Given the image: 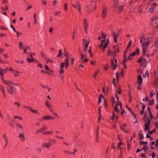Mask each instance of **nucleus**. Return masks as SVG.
Listing matches in <instances>:
<instances>
[{
    "label": "nucleus",
    "mask_w": 158,
    "mask_h": 158,
    "mask_svg": "<svg viewBox=\"0 0 158 158\" xmlns=\"http://www.w3.org/2000/svg\"><path fill=\"white\" fill-rule=\"evenodd\" d=\"M139 50L138 48H137L135 51L134 52L131 53L132 57H133L136 54L139 55Z\"/></svg>",
    "instance_id": "nucleus-24"
},
{
    "label": "nucleus",
    "mask_w": 158,
    "mask_h": 158,
    "mask_svg": "<svg viewBox=\"0 0 158 158\" xmlns=\"http://www.w3.org/2000/svg\"><path fill=\"white\" fill-rule=\"evenodd\" d=\"M32 112L36 114H40V113L38 112L37 110H33L32 109H31L30 110Z\"/></svg>",
    "instance_id": "nucleus-51"
},
{
    "label": "nucleus",
    "mask_w": 158,
    "mask_h": 158,
    "mask_svg": "<svg viewBox=\"0 0 158 158\" xmlns=\"http://www.w3.org/2000/svg\"><path fill=\"white\" fill-rule=\"evenodd\" d=\"M117 60L116 58L114 57V56L113 59L111 60V64L113 69L114 70L117 66Z\"/></svg>",
    "instance_id": "nucleus-8"
},
{
    "label": "nucleus",
    "mask_w": 158,
    "mask_h": 158,
    "mask_svg": "<svg viewBox=\"0 0 158 158\" xmlns=\"http://www.w3.org/2000/svg\"><path fill=\"white\" fill-rule=\"evenodd\" d=\"M53 133V131H44L43 133V135H51Z\"/></svg>",
    "instance_id": "nucleus-25"
},
{
    "label": "nucleus",
    "mask_w": 158,
    "mask_h": 158,
    "mask_svg": "<svg viewBox=\"0 0 158 158\" xmlns=\"http://www.w3.org/2000/svg\"><path fill=\"white\" fill-rule=\"evenodd\" d=\"M23 107L24 108H25L26 109H27L29 110H31V107L29 106H23Z\"/></svg>",
    "instance_id": "nucleus-57"
},
{
    "label": "nucleus",
    "mask_w": 158,
    "mask_h": 158,
    "mask_svg": "<svg viewBox=\"0 0 158 158\" xmlns=\"http://www.w3.org/2000/svg\"><path fill=\"white\" fill-rule=\"evenodd\" d=\"M18 137L19 139L22 142H24L26 140L25 136L23 133H19V134Z\"/></svg>",
    "instance_id": "nucleus-13"
},
{
    "label": "nucleus",
    "mask_w": 158,
    "mask_h": 158,
    "mask_svg": "<svg viewBox=\"0 0 158 158\" xmlns=\"http://www.w3.org/2000/svg\"><path fill=\"white\" fill-rule=\"evenodd\" d=\"M118 4V0H114V7L116 8Z\"/></svg>",
    "instance_id": "nucleus-36"
},
{
    "label": "nucleus",
    "mask_w": 158,
    "mask_h": 158,
    "mask_svg": "<svg viewBox=\"0 0 158 158\" xmlns=\"http://www.w3.org/2000/svg\"><path fill=\"white\" fill-rule=\"evenodd\" d=\"M32 54H33L34 56L35 55V54L34 53L31 52L30 54V57L31 58V59H30L27 57V61L30 63H32L35 61L34 58L33 57H32Z\"/></svg>",
    "instance_id": "nucleus-11"
},
{
    "label": "nucleus",
    "mask_w": 158,
    "mask_h": 158,
    "mask_svg": "<svg viewBox=\"0 0 158 158\" xmlns=\"http://www.w3.org/2000/svg\"><path fill=\"white\" fill-rule=\"evenodd\" d=\"M59 72L60 74L61 75L64 73V70L63 69H60V70H59Z\"/></svg>",
    "instance_id": "nucleus-61"
},
{
    "label": "nucleus",
    "mask_w": 158,
    "mask_h": 158,
    "mask_svg": "<svg viewBox=\"0 0 158 158\" xmlns=\"http://www.w3.org/2000/svg\"><path fill=\"white\" fill-rule=\"evenodd\" d=\"M146 51H142V56L137 60V62L140 64L141 66L143 68L145 67L147 65V60L144 58L146 55Z\"/></svg>",
    "instance_id": "nucleus-2"
},
{
    "label": "nucleus",
    "mask_w": 158,
    "mask_h": 158,
    "mask_svg": "<svg viewBox=\"0 0 158 158\" xmlns=\"http://www.w3.org/2000/svg\"><path fill=\"white\" fill-rule=\"evenodd\" d=\"M19 46L20 49H23V44L21 41L19 42Z\"/></svg>",
    "instance_id": "nucleus-44"
},
{
    "label": "nucleus",
    "mask_w": 158,
    "mask_h": 158,
    "mask_svg": "<svg viewBox=\"0 0 158 158\" xmlns=\"http://www.w3.org/2000/svg\"><path fill=\"white\" fill-rule=\"evenodd\" d=\"M7 91L8 93L12 95L16 94V88L13 85L8 86L7 87Z\"/></svg>",
    "instance_id": "nucleus-5"
},
{
    "label": "nucleus",
    "mask_w": 158,
    "mask_h": 158,
    "mask_svg": "<svg viewBox=\"0 0 158 158\" xmlns=\"http://www.w3.org/2000/svg\"><path fill=\"white\" fill-rule=\"evenodd\" d=\"M138 136L140 140H142L143 138V132L141 130L139 131Z\"/></svg>",
    "instance_id": "nucleus-29"
},
{
    "label": "nucleus",
    "mask_w": 158,
    "mask_h": 158,
    "mask_svg": "<svg viewBox=\"0 0 158 158\" xmlns=\"http://www.w3.org/2000/svg\"><path fill=\"white\" fill-rule=\"evenodd\" d=\"M112 36L114 37V41L115 43L117 42V36H118V35H116L115 32L113 31L112 32Z\"/></svg>",
    "instance_id": "nucleus-21"
},
{
    "label": "nucleus",
    "mask_w": 158,
    "mask_h": 158,
    "mask_svg": "<svg viewBox=\"0 0 158 158\" xmlns=\"http://www.w3.org/2000/svg\"><path fill=\"white\" fill-rule=\"evenodd\" d=\"M118 91H116V93H118L119 94H120L121 93V88L120 86H119L118 87Z\"/></svg>",
    "instance_id": "nucleus-56"
},
{
    "label": "nucleus",
    "mask_w": 158,
    "mask_h": 158,
    "mask_svg": "<svg viewBox=\"0 0 158 158\" xmlns=\"http://www.w3.org/2000/svg\"><path fill=\"white\" fill-rule=\"evenodd\" d=\"M0 9L3 11H6L8 9V7L7 5H6L5 8H3V7H2L0 8Z\"/></svg>",
    "instance_id": "nucleus-47"
},
{
    "label": "nucleus",
    "mask_w": 158,
    "mask_h": 158,
    "mask_svg": "<svg viewBox=\"0 0 158 158\" xmlns=\"http://www.w3.org/2000/svg\"><path fill=\"white\" fill-rule=\"evenodd\" d=\"M69 58H65V59H64L65 62L64 63V64H68V63H69Z\"/></svg>",
    "instance_id": "nucleus-55"
},
{
    "label": "nucleus",
    "mask_w": 158,
    "mask_h": 158,
    "mask_svg": "<svg viewBox=\"0 0 158 158\" xmlns=\"http://www.w3.org/2000/svg\"><path fill=\"white\" fill-rule=\"evenodd\" d=\"M153 47H154L155 48H157L158 47V39H157L156 42H155L154 44L153 45Z\"/></svg>",
    "instance_id": "nucleus-48"
},
{
    "label": "nucleus",
    "mask_w": 158,
    "mask_h": 158,
    "mask_svg": "<svg viewBox=\"0 0 158 158\" xmlns=\"http://www.w3.org/2000/svg\"><path fill=\"white\" fill-rule=\"evenodd\" d=\"M83 46L86 48H88L89 42V41L85 39H83Z\"/></svg>",
    "instance_id": "nucleus-20"
},
{
    "label": "nucleus",
    "mask_w": 158,
    "mask_h": 158,
    "mask_svg": "<svg viewBox=\"0 0 158 158\" xmlns=\"http://www.w3.org/2000/svg\"><path fill=\"white\" fill-rule=\"evenodd\" d=\"M14 118L15 119L18 118L20 120H23L22 118L20 116L15 115L14 116Z\"/></svg>",
    "instance_id": "nucleus-50"
},
{
    "label": "nucleus",
    "mask_w": 158,
    "mask_h": 158,
    "mask_svg": "<svg viewBox=\"0 0 158 158\" xmlns=\"http://www.w3.org/2000/svg\"><path fill=\"white\" fill-rule=\"evenodd\" d=\"M45 106L48 108H51L52 106V104L50 103L48 100H46L45 102Z\"/></svg>",
    "instance_id": "nucleus-22"
},
{
    "label": "nucleus",
    "mask_w": 158,
    "mask_h": 158,
    "mask_svg": "<svg viewBox=\"0 0 158 158\" xmlns=\"http://www.w3.org/2000/svg\"><path fill=\"white\" fill-rule=\"evenodd\" d=\"M81 60H82L81 63H86L89 61V60L86 58L85 55H84L82 53H81Z\"/></svg>",
    "instance_id": "nucleus-9"
},
{
    "label": "nucleus",
    "mask_w": 158,
    "mask_h": 158,
    "mask_svg": "<svg viewBox=\"0 0 158 158\" xmlns=\"http://www.w3.org/2000/svg\"><path fill=\"white\" fill-rule=\"evenodd\" d=\"M149 76L148 72V70L146 71L145 74L143 75V77L144 78L148 77Z\"/></svg>",
    "instance_id": "nucleus-45"
},
{
    "label": "nucleus",
    "mask_w": 158,
    "mask_h": 158,
    "mask_svg": "<svg viewBox=\"0 0 158 158\" xmlns=\"http://www.w3.org/2000/svg\"><path fill=\"white\" fill-rule=\"evenodd\" d=\"M45 69L46 70L52 71L50 70L49 68L48 67V65H45Z\"/></svg>",
    "instance_id": "nucleus-64"
},
{
    "label": "nucleus",
    "mask_w": 158,
    "mask_h": 158,
    "mask_svg": "<svg viewBox=\"0 0 158 158\" xmlns=\"http://www.w3.org/2000/svg\"><path fill=\"white\" fill-rule=\"evenodd\" d=\"M75 8H78L80 6V4L78 2H77L73 4L72 5Z\"/></svg>",
    "instance_id": "nucleus-34"
},
{
    "label": "nucleus",
    "mask_w": 158,
    "mask_h": 158,
    "mask_svg": "<svg viewBox=\"0 0 158 158\" xmlns=\"http://www.w3.org/2000/svg\"><path fill=\"white\" fill-rule=\"evenodd\" d=\"M108 40H107V42H106V43H105L103 46V45H102V47L103 46V52H105V48L107 47V45H108Z\"/></svg>",
    "instance_id": "nucleus-39"
},
{
    "label": "nucleus",
    "mask_w": 158,
    "mask_h": 158,
    "mask_svg": "<svg viewBox=\"0 0 158 158\" xmlns=\"http://www.w3.org/2000/svg\"><path fill=\"white\" fill-rule=\"evenodd\" d=\"M140 43L142 44V51H146L147 48L149 45L151 41L149 40L148 37L143 35L140 37Z\"/></svg>",
    "instance_id": "nucleus-1"
},
{
    "label": "nucleus",
    "mask_w": 158,
    "mask_h": 158,
    "mask_svg": "<svg viewBox=\"0 0 158 158\" xmlns=\"http://www.w3.org/2000/svg\"><path fill=\"white\" fill-rule=\"evenodd\" d=\"M92 50V47H89V52L90 54V56L91 57H92V54L91 52Z\"/></svg>",
    "instance_id": "nucleus-53"
},
{
    "label": "nucleus",
    "mask_w": 158,
    "mask_h": 158,
    "mask_svg": "<svg viewBox=\"0 0 158 158\" xmlns=\"http://www.w3.org/2000/svg\"><path fill=\"white\" fill-rule=\"evenodd\" d=\"M119 105L120 109H122V103L121 102H117V104H116V105L115 106L114 108L115 111L118 114L119 113L120 111L118 109V107Z\"/></svg>",
    "instance_id": "nucleus-12"
},
{
    "label": "nucleus",
    "mask_w": 158,
    "mask_h": 158,
    "mask_svg": "<svg viewBox=\"0 0 158 158\" xmlns=\"http://www.w3.org/2000/svg\"><path fill=\"white\" fill-rule=\"evenodd\" d=\"M17 34V36L18 37L22 35V33L21 32H19L18 31H16L15 32Z\"/></svg>",
    "instance_id": "nucleus-59"
},
{
    "label": "nucleus",
    "mask_w": 158,
    "mask_h": 158,
    "mask_svg": "<svg viewBox=\"0 0 158 158\" xmlns=\"http://www.w3.org/2000/svg\"><path fill=\"white\" fill-rule=\"evenodd\" d=\"M14 105L17 106V108H19L20 106V103L17 101L14 102Z\"/></svg>",
    "instance_id": "nucleus-42"
},
{
    "label": "nucleus",
    "mask_w": 158,
    "mask_h": 158,
    "mask_svg": "<svg viewBox=\"0 0 158 158\" xmlns=\"http://www.w3.org/2000/svg\"><path fill=\"white\" fill-rule=\"evenodd\" d=\"M114 55V53L112 51L109 50V49L107 50V56H112Z\"/></svg>",
    "instance_id": "nucleus-30"
},
{
    "label": "nucleus",
    "mask_w": 158,
    "mask_h": 158,
    "mask_svg": "<svg viewBox=\"0 0 158 158\" xmlns=\"http://www.w3.org/2000/svg\"><path fill=\"white\" fill-rule=\"evenodd\" d=\"M127 149L129 151L130 149L131 144L130 142H129L128 141H127Z\"/></svg>",
    "instance_id": "nucleus-46"
},
{
    "label": "nucleus",
    "mask_w": 158,
    "mask_h": 158,
    "mask_svg": "<svg viewBox=\"0 0 158 158\" xmlns=\"http://www.w3.org/2000/svg\"><path fill=\"white\" fill-rule=\"evenodd\" d=\"M113 48L114 50V54H116L117 53H118L119 52V50L118 47L114 46Z\"/></svg>",
    "instance_id": "nucleus-27"
},
{
    "label": "nucleus",
    "mask_w": 158,
    "mask_h": 158,
    "mask_svg": "<svg viewBox=\"0 0 158 158\" xmlns=\"http://www.w3.org/2000/svg\"><path fill=\"white\" fill-rule=\"evenodd\" d=\"M6 69L7 72L10 71L12 72L14 70V69L11 67H6Z\"/></svg>",
    "instance_id": "nucleus-41"
},
{
    "label": "nucleus",
    "mask_w": 158,
    "mask_h": 158,
    "mask_svg": "<svg viewBox=\"0 0 158 158\" xmlns=\"http://www.w3.org/2000/svg\"><path fill=\"white\" fill-rule=\"evenodd\" d=\"M64 152L65 153L67 154L68 155H73V153L72 152H70V151L65 150Z\"/></svg>",
    "instance_id": "nucleus-43"
},
{
    "label": "nucleus",
    "mask_w": 158,
    "mask_h": 158,
    "mask_svg": "<svg viewBox=\"0 0 158 158\" xmlns=\"http://www.w3.org/2000/svg\"><path fill=\"white\" fill-rule=\"evenodd\" d=\"M107 10L106 7V6L103 7L102 10V17L103 18H104L107 15Z\"/></svg>",
    "instance_id": "nucleus-10"
},
{
    "label": "nucleus",
    "mask_w": 158,
    "mask_h": 158,
    "mask_svg": "<svg viewBox=\"0 0 158 158\" xmlns=\"http://www.w3.org/2000/svg\"><path fill=\"white\" fill-rule=\"evenodd\" d=\"M88 25L87 20L85 18L84 20L83 26L85 31L86 34H87V30Z\"/></svg>",
    "instance_id": "nucleus-14"
},
{
    "label": "nucleus",
    "mask_w": 158,
    "mask_h": 158,
    "mask_svg": "<svg viewBox=\"0 0 158 158\" xmlns=\"http://www.w3.org/2000/svg\"><path fill=\"white\" fill-rule=\"evenodd\" d=\"M115 96L116 98V99H115L114 98H112V102L113 104V105L114 104L116 103L117 104V102H119L118 101V98L117 97V96L116 94L115 95Z\"/></svg>",
    "instance_id": "nucleus-19"
},
{
    "label": "nucleus",
    "mask_w": 158,
    "mask_h": 158,
    "mask_svg": "<svg viewBox=\"0 0 158 158\" xmlns=\"http://www.w3.org/2000/svg\"><path fill=\"white\" fill-rule=\"evenodd\" d=\"M124 6L123 5L121 6L118 7V14H120L123 10Z\"/></svg>",
    "instance_id": "nucleus-32"
},
{
    "label": "nucleus",
    "mask_w": 158,
    "mask_h": 158,
    "mask_svg": "<svg viewBox=\"0 0 158 158\" xmlns=\"http://www.w3.org/2000/svg\"><path fill=\"white\" fill-rule=\"evenodd\" d=\"M96 8V2L95 1H91L86 7V13H89L92 11H93Z\"/></svg>",
    "instance_id": "nucleus-3"
},
{
    "label": "nucleus",
    "mask_w": 158,
    "mask_h": 158,
    "mask_svg": "<svg viewBox=\"0 0 158 158\" xmlns=\"http://www.w3.org/2000/svg\"><path fill=\"white\" fill-rule=\"evenodd\" d=\"M99 72H100V70L99 69H97L95 71L94 74V75H93V77L95 79H96V76H97V75L99 73Z\"/></svg>",
    "instance_id": "nucleus-31"
},
{
    "label": "nucleus",
    "mask_w": 158,
    "mask_h": 158,
    "mask_svg": "<svg viewBox=\"0 0 158 158\" xmlns=\"http://www.w3.org/2000/svg\"><path fill=\"white\" fill-rule=\"evenodd\" d=\"M153 85L155 87H157L158 86V75L155 78Z\"/></svg>",
    "instance_id": "nucleus-23"
},
{
    "label": "nucleus",
    "mask_w": 158,
    "mask_h": 158,
    "mask_svg": "<svg viewBox=\"0 0 158 158\" xmlns=\"http://www.w3.org/2000/svg\"><path fill=\"white\" fill-rule=\"evenodd\" d=\"M149 104L150 105H153L154 104V99H153L151 101H149Z\"/></svg>",
    "instance_id": "nucleus-63"
},
{
    "label": "nucleus",
    "mask_w": 158,
    "mask_h": 158,
    "mask_svg": "<svg viewBox=\"0 0 158 158\" xmlns=\"http://www.w3.org/2000/svg\"><path fill=\"white\" fill-rule=\"evenodd\" d=\"M143 120L145 122L144 124L145 130V131L147 130H149L150 129L149 126L152 119H150L147 114H145L143 116Z\"/></svg>",
    "instance_id": "nucleus-4"
},
{
    "label": "nucleus",
    "mask_w": 158,
    "mask_h": 158,
    "mask_svg": "<svg viewBox=\"0 0 158 158\" xmlns=\"http://www.w3.org/2000/svg\"><path fill=\"white\" fill-rule=\"evenodd\" d=\"M64 52H65L64 56H65L66 57V58H68V53L67 52H66V50L65 49H64Z\"/></svg>",
    "instance_id": "nucleus-62"
},
{
    "label": "nucleus",
    "mask_w": 158,
    "mask_h": 158,
    "mask_svg": "<svg viewBox=\"0 0 158 158\" xmlns=\"http://www.w3.org/2000/svg\"><path fill=\"white\" fill-rule=\"evenodd\" d=\"M62 52V51L61 49L60 50L58 54L57 55L58 57H60L61 56Z\"/></svg>",
    "instance_id": "nucleus-52"
},
{
    "label": "nucleus",
    "mask_w": 158,
    "mask_h": 158,
    "mask_svg": "<svg viewBox=\"0 0 158 158\" xmlns=\"http://www.w3.org/2000/svg\"><path fill=\"white\" fill-rule=\"evenodd\" d=\"M151 21H158V15H156L154 16L151 19Z\"/></svg>",
    "instance_id": "nucleus-40"
},
{
    "label": "nucleus",
    "mask_w": 158,
    "mask_h": 158,
    "mask_svg": "<svg viewBox=\"0 0 158 158\" xmlns=\"http://www.w3.org/2000/svg\"><path fill=\"white\" fill-rule=\"evenodd\" d=\"M106 35H104L103 34H102L101 35H100L98 38V39L100 40H101L102 39H103L102 40L101 43L99 46L100 48H101L103 45V44L105 42L106 38Z\"/></svg>",
    "instance_id": "nucleus-6"
},
{
    "label": "nucleus",
    "mask_w": 158,
    "mask_h": 158,
    "mask_svg": "<svg viewBox=\"0 0 158 158\" xmlns=\"http://www.w3.org/2000/svg\"><path fill=\"white\" fill-rule=\"evenodd\" d=\"M47 126L44 125L42 128L36 131L35 133L37 134H38L39 133H41L43 135V133L44 132V131L47 130Z\"/></svg>",
    "instance_id": "nucleus-7"
},
{
    "label": "nucleus",
    "mask_w": 158,
    "mask_h": 158,
    "mask_svg": "<svg viewBox=\"0 0 158 158\" xmlns=\"http://www.w3.org/2000/svg\"><path fill=\"white\" fill-rule=\"evenodd\" d=\"M52 145V144L50 142L45 143L42 144V146L44 148H49Z\"/></svg>",
    "instance_id": "nucleus-17"
},
{
    "label": "nucleus",
    "mask_w": 158,
    "mask_h": 158,
    "mask_svg": "<svg viewBox=\"0 0 158 158\" xmlns=\"http://www.w3.org/2000/svg\"><path fill=\"white\" fill-rule=\"evenodd\" d=\"M43 120H52L54 119L53 117H52L50 115L44 116L42 117Z\"/></svg>",
    "instance_id": "nucleus-15"
},
{
    "label": "nucleus",
    "mask_w": 158,
    "mask_h": 158,
    "mask_svg": "<svg viewBox=\"0 0 158 158\" xmlns=\"http://www.w3.org/2000/svg\"><path fill=\"white\" fill-rule=\"evenodd\" d=\"M123 143L122 142H119V143H118V147H117V148H119V149H120V148H121L120 147L121 145H123Z\"/></svg>",
    "instance_id": "nucleus-58"
},
{
    "label": "nucleus",
    "mask_w": 158,
    "mask_h": 158,
    "mask_svg": "<svg viewBox=\"0 0 158 158\" xmlns=\"http://www.w3.org/2000/svg\"><path fill=\"white\" fill-rule=\"evenodd\" d=\"M4 83L10 86L11 85L13 84V83L10 81L5 80V81H4Z\"/></svg>",
    "instance_id": "nucleus-33"
},
{
    "label": "nucleus",
    "mask_w": 158,
    "mask_h": 158,
    "mask_svg": "<svg viewBox=\"0 0 158 158\" xmlns=\"http://www.w3.org/2000/svg\"><path fill=\"white\" fill-rule=\"evenodd\" d=\"M116 115L114 113V112L113 111V114H112V116H111L110 117V119L113 120L114 119V117L115 116V115Z\"/></svg>",
    "instance_id": "nucleus-60"
},
{
    "label": "nucleus",
    "mask_w": 158,
    "mask_h": 158,
    "mask_svg": "<svg viewBox=\"0 0 158 158\" xmlns=\"http://www.w3.org/2000/svg\"><path fill=\"white\" fill-rule=\"evenodd\" d=\"M41 86L42 88L47 89L48 92H49L51 89V88L50 87H49L47 85H44L42 84L41 85Z\"/></svg>",
    "instance_id": "nucleus-37"
},
{
    "label": "nucleus",
    "mask_w": 158,
    "mask_h": 158,
    "mask_svg": "<svg viewBox=\"0 0 158 158\" xmlns=\"http://www.w3.org/2000/svg\"><path fill=\"white\" fill-rule=\"evenodd\" d=\"M143 79L140 75H138L137 79V83L139 84H141L143 82Z\"/></svg>",
    "instance_id": "nucleus-26"
},
{
    "label": "nucleus",
    "mask_w": 158,
    "mask_h": 158,
    "mask_svg": "<svg viewBox=\"0 0 158 158\" xmlns=\"http://www.w3.org/2000/svg\"><path fill=\"white\" fill-rule=\"evenodd\" d=\"M155 7L152 6L149 9L148 11L149 12L152 13L155 10Z\"/></svg>",
    "instance_id": "nucleus-38"
},
{
    "label": "nucleus",
    "mask_w": 158,
    "mask_h": 158,
    "mask_svg": "<svg viewBox=\"0 0 158 158\" xmlns=\"http://www.w3.org/2000/svg\"><path fill=\"white\" fill-rule=\"evenodd\" d=\"M158 21H152V25L154 29H157L158 28Z\"/></svg>",
    "instance_id": "nucleus-18"
},
{
    "label": "nucleus",
    "mask_w": 158,
    "mask_h": 158,
    "mask_svg": "<svg viewBox=\"0 0 158 158\" xmlns=\"http://www.w3.org/2000/svg\"><path fill=\"white\" fill-rule=\"evenodd\" d=\"M1 70L2 72V73H7V71L6 70V68H5V69H3L2 68H1Z\"/></svg>",
    "instance_id": "nucleus-54"
},
{
    "label": "nucleus",
    "mask_w": 158,
    "mask_h": 158,
    "mask_svg": "<svg viewBox=\"0 0 158 158\" xmlns=\"http://www.w3.org/2000/svg\"><path fill=\"white\" fill-rule=\"evenodd\" d=\"M64 8L65 10L67 11L68 10V5L67 3H65L64 4Z\"/></svg>",
    "instance_id": "nucleus-49"
},
{
    "label": "nucleus",
    "mask_w": 158,
    "mask_h": 158,
    "mask_svg": "<svg viewBox=\"0 0 158 158\" xmlns=\"http://www.w3.org/2000/svg\"><path fill=\"white\" fill-rule=\"evenodd\" d=\"M126 55L125 54H124V60H123V63H126V60H131L132 59V58L133 57H132L131 54L128 56L127 58H126Z\"/></svg>",
    "instance_id": "nucleus-16"
},
{
    "label": "nucleus",
    "mask_w": 158,
    "mask_h": 158,
    "mask_svg": "<svg viewBox=\"0 0 158 158\" xmlns=\"http://www.w3.org/2000/svg\"><path fill=\"white\" fill-rule=\"evenodd\" d=\"M12 73H14V76L15 77L19 76L20 75L19 74V73H21L20 72L14 69L12 72Z\"/></svg>",
    "instance_id": "nucleus-28"
},
{
    "label": "nucleus",
    "mask_w": 158,
    "mask_h": 158,
    "mask_svg": "<svg viewBox=\"0 0 158 158\" xmlns=\"http://www.w3.org/2000/svg\"><path fill=\"white\" fill-rule=\"evenodd\" d=\"M102 98H104L103 95L102 94L100 95L99 96L98 100V104H100L101 103Z\"/></svg>",
    "instance_id": "nucleus-35"
}]
</instances>
